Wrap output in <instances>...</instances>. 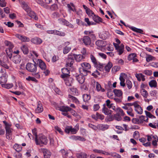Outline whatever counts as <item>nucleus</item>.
Segmentation results:
<instances>
[{
	"label": "nucleus",
	"mask_w": 158,
	"mask_h": 158,
	"mask_svg": "<svg viewBox=\"0 0 158 158\" xmlns=\"http://www.w3.org/2000/svg\"><path fill=\"white\" fill-rule=\"evenodd\" d=\"M4 43L6 46L8 47V48H6V51L8 57L11 59L12 55V49L13 48L14 46L10 42L6 40Z\"/></svg>",
	"instance_id": "1"
},
{
	"label": "nucleus",
	"mask_w": 158,
	"mask_h": 158,
	"mask_svg": "<svg viewBox=\"0 0 158 158\" xmlns=\"http://www.w3.org/2000/svg\"><path fill=\"white\" fill-rule=\"evenodd\" d=\"M21 49L24 54H27L28 53V49L27 46L25 45H23Z\"/></svg>",
	"instance_id": "37"
},
{
	"label": "nucleus",
	"mask_w": 158,
	"mask_h": 158,
	"mask_svg": "<svg viewBox=\"0 0 158 158\" xmlns=\"http://www.w3.org/2000/svg\"><path fill=\"white\" fill-rule=\"evenodd\" d=\"M119 98L116 97L114 98V100L117 103H120L122 101L123 97H118Z\"/></svg>",
	"instance_id": "62"
},
{
	"label": "nucleus",
	"mask_w": 158,
	"mask_h": 158,
	"mask_svg": "<svg viewBox=\"0 0 158 158\" xmlns=\"http://www.w3.org/2000/svg\"><path fill=\"white\" fill-rule=\"evenodd\" d=\"M135 76L139 81H140L141 80L143 81H144L145 80L144 76L141 73H136L135 74Z\"/></svg>",
	"instance_id": "23"
},
{
	"label": "nucleus",
	"mask_w": 158,
	"mask_h": 158,
	"mask_svg": "<svg viewBox=\"0 0 158 158\" xmlns=\"http://www.w3.org/2000/svg\"><path fill=\"white\" fill-rule=\"evenodd\" d=\"M96 89L98 91L104 92L105 91L104 89L102 88L101 85L97 82L96 83Z\"/></svg>",
	"instance_id": "29"
},
{
	"label": "nucleus",
	"mask_w": 158,
	"mask_h": 158,
	"mask_svg": "<svg viewBox=\"0 0 158 158\" xmlns=\"http://www.w3.org/2000/svg\"><path fill=\"white\" fill-rule=\"evenodd\" d=\"M81 73L82 74V75L83 76H86L88 73H91V72L90 71L87 70V69H82V70H81Z\"/></svg>",
	"instance_id": "39"
},
{
	"label": "nucleus",
	"mask_w": 158,
	"mask_h": 158,
	"mask_svg": "<svg viewBox=\"0 0 158 158\" xmlns=\"http://www.w3.org/2000/svg\"><path fill=\"white\" fill-rule=\"evenodd\" d=\"M26 80L27 81H35V82H37V80H36L34 77H31L30 76H28L26 78Z\"/></svg>",
	"instance_id": "56"
},
{
	"label": "nucleus",
	"mask_w": 158,
	"mask_h": 158,
	"mask_svg": "<svg viewBox=\"0 0 158 158\" xmlns=\"http://www.w3.org/2000/svg\"><path fill=\"white\" fill-rule=\"evenodd\" d=\"M28 15L31 18H33L35 20H38V17L35 12L31 10L30 9L28 12H27Z\"/></svg>",
	"instance_id": "15"
},
{
	"label": "nucleus",
	"mask_w": 158,
	"mask_h": 158,
	"mask_svg": "<svg viewBox=\"0 0 158 158\" xmlns=\"http://www.w3.org/2000/svg\"><path fill=\"white\" fill-rule=\"evenodd\" d=\"M0 65L3 67L5 68L8 69L9 68V67L6 64V63L5 62L4 60H2L0 59Z\"/></svg>",
	"instance_id": "43"
},
{
	"label": "nucleus",
	"mask_w": 158,
	"mask_h": 158,
	"mask_svg": "<svg viewBox=\"0 0 158 158\" xmlns=\"http://www.w3.org/2000/svg\"><path fill=\"white\" fill-rule=\"evenodd\" d=\"M133 137L135 138H138L139 137V132L137 131H135L133 134Z\"/></svg>",
	"instance_id": "64"
},
{
	"label": "nucleus",
	"mask_w": 158,
	"mask_h": 158,
	"mask_svg": "<svg viewBox=\"0 0 158 158\" xmlns=\"http://www.w3.org/2000/svg\"><path fill=\"white\" fill-rule=\"evenodd\" d=\"M72 110V109L69 107L62 106L60 109V110L63 112H67L69 111H70Z\"/></svg>",
	"instance_id": "35"
},
{
	"label": "nucleus",
	"mask_w": 158,
	"mask_h": 158,
	"mask_svg": "<svg viewBox=\"0 0 158 158\" xmlns=\"http://www.w3.org/2000/svg\"><path fill=\"white\" fill-rule=\"evenodd\" d=\"M75 60L78 62L81 61L82 60L85 59V57L81 54L75 55L73 54Z\"/></svg>",
	"instance_id": "17"
},
{
	"label": "nucleus",
	"mask_w": 158,
	"mask_h": 158,
	"mask_svg": "<svg viewBox=\"0 0 158 158\" xmlns=\"http://www.w3.org/2000/svg\"><path fill=\"white\" fill-rule=\"evenodd\" d=\"M23 8L24 10L26 12H28L29 10L31 9L25 2H22Z\"/></svg>",
	"instance_id": "44"
},
{
	"label": "nucleus",
	"mask_w": 158,
	"mask_h": 158,
	"mask_svg": "<svg viewBox=\"0 0 158 158\" xmlns=\"http://www.w3.org/2000/svg\"><path fill=\"white\" fill-rule=\"evenodd\" d=\"M112 64L110 62H109L105 66V70L106 72H109L111 68L112 67Z\"/></svg>",
	"instance_id": "33"
},
{
	"label": "nucleus",
	"mask_w": 158,
	"mask_h": 158,
	"mask_svg": "<svg viewBox=\"0 0 158 158\" xmlns=\"http://www.w3.org/2000/svg\"><path fill=\"white\" fill-rule=\"evenodd\" d=\"M149 85L151 87H156L157 86V82L155 80H152L149 82Z\"/></svg>",
	"instance_id": "38"
},
{
	"label": "nucleus",
	"mask_w": 158,
	"mask_h": 158,
	"mask_svg": "<svg viewBox=\"0 0 158 158\" xmlns=\"http://www.w3.org/2000/svg\"><path fill=\"white\" fill-rule=\"evenodd\" d=\"M7 78L6 76H2L0 77V84H4L7 82Z\"/></svg>",
	"instance_id": "36"
},
{
	"label": "nucleus",
	"mask_w": 158,
	"mask_h": 158,
	"mask_svg": "<svg viewBox=\"0 0 158 158\" xmlns=\"http://www.w3.org/2000/svg\"><path fill=\"white\" fill-rule=\"evenodd\" d=\"M2 86L3 87L7 89H10L13 86V85L12 84H2Z\"/></svg>",
	"instance_id": "50"
},
{
	"label": "nucleus",
	"mask_w": 158,
	"mask_h": 158,
	"mask_svg": "<svg viewBox=\"0 0 158 158\" xmlns=\"http://www.w3.org/2000/svg\"><path fill=\"white\" fill-rule=\"evenodd\" d=\"M40 150L44 154V158H50L51 155V152L46 149L41 148Z\"/></svg>",
	"instance_id": "9"
},
{
	"label": "nucleus",
	"mask_w": 158,
	"mask_h": 158,
	"mask_svg": "<svg viewBox=\"0 0 158 158\" xmlns=\"http://www.w3.org/2000/svg\"><path fill=\"white\" fill-rule=\"evenodd\" d=\"M36 145L41 146L43 144L46 145L48 142L47 139H35Z\"/></svg>",
	"instance_id": "6"
},
{
	"label": "nucleus",
	"mask_w": 158,
	"mask_h": 158,
	"mask_svg": "<svg viewBox=\"0 0 158 158\" xmlns=\"http://www.w3.org/2000/svg\"><path fill=\"white\" fill-rule=\"evenodd\" d=\"M37 63L39 64V67L43 70H45L46 68V66L45 63L41 59H38Z\"/></svg>",
	"instance_id": "16"
},
{
	"label": "nucleus",
	"mask_w": 158,
	"mask_h": 158,
	"mask_svg": "<svg viewBox=\"0 0 158 158\" xmlns=\"http://www.w3.org/2000/svg\"><path fill=\"white\" fill-rule=\"evenodd\" d=\"M77 157L78 158H87V156L85 153H80L77 154Z\"/></svg>",
	"instance_id": "41"
},
{
	"label": "nucleus",
	"mask_w": 158,
	"mask_h": 158,
	"mask_svg": "<svg viewBox=\"0 0 158 158\" xmlns=\"http://www.w3.org/2000/svg\"><path fill=\"white\" fill-rule=\"evenodd\" d=\"M31 41L33 43L37 44H40L42 42V40L38 38H33L31 39Z\"/></svg>",
	"instance_id": "26"
},
{
	"label": "nucleus",
	"mask_w": 158,
	"mask_h": 158,
	"mask_svg": "<svg viewBox=\"0 0 158 158\" xmlns=\"http://www.w3.org/2000/svg\"><path fill=\"white\" fill-rule=\"evenodd\" d=\"M130 28L133 31L136 32L138 33H140L143 34V31L142 30L136 28L135 27H131Z\"/></svg>",
	"instance_id": "40"
},
{
	"label": "nucleus",
	"mask_w": 158,
	"mask_h": 158,
	"mask_svg": "<svg viewBox=\"0 0 158 158\" xmlns=\"http://www.w3.org/2000/svg\"><path fill=\"white\" fill-rule=\"evenodd\" d=\"M121 116L120 114H114V118L116 120L119 121L121 120L122 118L121 117Z\"/></svg>",
	"instance_id": "46"
},
{
	"label": "nucleus",
	"mask_w": 158,
	"mask_h": 158,
	"mask_svg": "<svg viewBox=\"0 0 158 158\" xmlns=\"http://www.w3.org/2000/svg\"><path fill=\"white\" fill-rule=\"evenodd\" d=\"M65 81V85L68 86H71L73 84V79L69 77L63 78Z\"/></svg>",
	"instance_id": "8"
},
{
	"label": "nucleus",
	"mask_w": 158,
	"mask_h": 158,
	"mask_svg": "<svg viewBox=\"0 0 158 158\" xmlns=\"http://www.w3.org/2000/svg\"><path fill=\"white\" fill-rule=\"evenodd\" d=\"M3 122L5 125V128L6 132V138H9L10 137L9 136L11 135L12 133V129L10 128L11 125L10 124H9L5 121H3Z\"/></svg>",
	"instance_id": "3"
},
{
	"label": "nucleus",
	"mask_w": 158,
	"mask_h": 158,
	"mask_svg": "<svg viewBox=\"0 0 158 158\" xmlns=\"http://www.w3.org/2000/svg\"><path fill=\"white\" fill-rule=\"evenodd\" d=\"M142 95L144 98H146L148 96V93L145 89H143L141 91Z\"/></svg>",
	"instance_id": "53"
},
{
	"label": "nucleus",
	"mask_w": 158,
	"mask_h": 158,
	"mask_svg": "<svg viewBox=\"0 0 158 158\" xmlns=\"http://www.w3.org/2000/svg\"><path fill=\"white\" fill-rule=\"evenodd\" d=\"M139 140L140 142L143 143V145L147 147L148 146L150 145V141L152 139H147L148 142L145 143H144L146 141L147 139H139Z\"/></svg>",
	"instance_id": "25"
},
{
	"label": "nucleus",
	"mask_w": 158,
	"mask_h": 158,
	"mask_svg": "<svg viewBox=\"0 0 158 158\" xmlns=\"http://www.w3.org/2000/svg\"><path fill=\"white\" fill-rule=\"evenodd\" d=\"M71 49V48L69 47L66 46L63 49V53L64 54L67 53Z\"/></svg>",
	"instance_id": "60"
},
{
	"label": "nucleus",
	"mask_w": 158,
	"mask_h": 158,
	"mask_svg": "<svg viewBox=\"0 0 158 158\" xmlns=\"http://www.w3.org/2000/svg\"><path fill=\"white\" fill-rule=\"evenodd\" d=\"M83 100L85 102H87L88 100L90 99V96L87 94H85L83 95Z\"/></svg>",
	"instance_id": "42"
},
{
	"label": "nucleus",
	"mask_w": 158,
	"mask_h": 158,
	"mask_svg": "<svg viewBox=\"0 0 158 158\" xmlns=\"http://www.w3.org/2000/svg\"><path fill=\"white\" fill-rule=\"evenodd\" d=\"M83 43L86 45H89L90 44L91 41L90 37L88 36H84L82 38Z\"/></svg>",
	"instance_id": "11"
},
{
	"label": "nucleus",
	"mask_w": 158,
	"mask_h": 158,
	"mask_svg": "<svg viewBox=\"0 0 158 158\" xmlns=\"http://www.w3.org/2000/svg\"><path fill=\"white\" fill-rule=\"evenodd\" d=\"M109 126L106 124H99L97 126L98 129L104 131L108 129Z\"/></svg>",
	"instance_id": "24"
},
{
	"label": "nucleus",
	"mask_w": 158,
	"mask_h": 158,
	"mask_svg": "<svg viewBox=\"0 0 158 158\" xmlns=\"http://www.w3.org/2000/svg\"><path fill=\"white\" fill-rule=\"evenodd\" d=\"M96 115L97 116V118L98 119H99L101 120H103L104 118V116L101 114H100L97 113Z\"/></svg>",
	"instance_id": "63"
},
{
	"label": "nucleus",
	"mask_w": 158,
	"mask_h": 158,
	"mask_svg": "<svg viewBox=\"0 0 158 158\" xmlns=\"http://www.w3.org/2000/svg\"><path fill=\"white\" fill-rule=\"evenodd\" d=\"M135 110L137 113L139 114H141L143 113V109L141 106L139 105L137 103L135 105Z\"/></svg>",
	"instance_id": "13"
},
{
	"label": "nucleus",
	"mask_w": 158,
	"mask_h": 158,
	"mask_svg": "<svg viewBox=\"0 0 158 158\" xmlns=\"http://www.w3.org/2000/svg\"><path fill=\"white\" fill-rule=\"evenodd\" d=\"M95 44L101 48L105 46L107 44L106 41L102 40L97 41L95 42Z\"/></svg>",
	"instance_id": "12"
},
{
	"label": "nucleus",
	"mask_w": 158,
	"mask_h": 158,
	"mask_svg": "<svg viewBox=\"0 0 158 158\" xmlns=\"http://www.w3.org/2000/svg\"><path fill=\"white\" fill-rule=\"evenodd\" d=\"M62 72L63 74L61 75V77L62 78L69 76L70 71L68 69L64 68L62 69Z\"/></svg>",
	"instance_id": "10"
},
{
	"label": "nucleus",
	"mask_w": 158,
	"mask_h": 158,
	"mask_svg": "<svg viewBox=\"0 0 158 158\" xmlns=\"http://www.w3.org/2000/svg\"><path fill=\"white\" fill-rule=\"evenodd\" d=\"M37 65L35 63L34 64L28 63L26 64V69L29 72H36L37 70Z\"/></svg>",
	"instance_id": "2"
},
{
	"label": "nucleus",
	"mask_w": 158,
	"mask_h": 158,
	"mask_svg": "<svg viewBox=\"0 0 158 158\" xmlns=\"http://www.w3.org/2000/svg\"><path fill=\"white\" fill-rule=\"evenodd\" d=\"M60 152L61 154L64 158H68V153L65 151L64 149H62L60 151Z\"/></svg>",
	"instance_id": "32"
},
{
	"label": "nucleus",
	"mask_w": 158,
	"mask_h": 158,
	"mask_svg": "<svg viewBox=\"0 0 158 158\" xmlns=\"http://www.w3.org/2000/svg\"><path fill=\"white\" fill-rule=\"evenodd\" d=\"M115 95L118 97H123L122 91L119 89H115L113 90Z\"/></svg>",
	"instance_id": "22"
},
{
	"label": "nucleus",
	"mask_w": 158,
	"mask_h": 158,
	"mask_svg": "<svg viewBox=\"0 0 158 158\" xmlns=\"http://www.w3.org/2000/svg\"><path fill=\"white\" fill-rule=\"evenodd\" d=\"M116 112L117 114H120L122 116H123L125 114L123 110L119 107H118V109L117 110Z\"/></svg>",
	"instance_id": "48"
},
{
	"label": "nucleus",
	"mask_w": 158,
	"mask_h": 158,
	"mask_svg": "<svg viewBox=\"0 0 158 158\" xmlns=\"http://www.w3.org/2000/svg\"><path fill=\"white\" fill-rule=\"evenodd\" d=\"M76 127H77V128H73L71 126H68L65 128V131L66 133L68 134L70 133H71L72 134H76L79 129L78 125H77Z\"/></svg>",
	"instance_id": "4"
},
{
	"label": "nucleus",
	"mask_w": 158,
	"mask_h": 158,
	"mask_svg": "<svg viewBox=\"0 0 158 158\" xmlns=\"http://www.w3.org/2000/svg\"><path fill=\"white\" fill-rule=\"evenodd\" d=\"M146 61L148 62H149L150 61L152 60H155V57L151 56V55H148L146 58Z\"/></svg>",
	"instance_id": "47"
},
{
	"label": "nucleus",
	"mask_w": 158,
	"mask_h": 158,
	"mask_svg": "<svg viewBox=\"0 0 158 158\" xmlns=\"http://www.w3.org/2000/svg\"><path fill=\"white\" fill-rule=\"evenodd\" d=\"M145 112L147 117L151 118H155V117L152 114H151L150 112L147 111H145Z\"/></svg>",
	"instance_id": "57"
},
{
	"label": "nucleus",
	"mask_w": 158,
	"mask_h": 158,
	"mask_svg": "<svg viewBox=\"0 0 158 158\" xmlns=\"http://www.w3.org/2000/svg\"><path fill=\"white\" fill-rule=\"evenodd\" d=\"M13 61L16 64H19L21 60V56L18 55L15 56L13 58Z\"/></svg>",
	"instance_id": "18"
},
{
	"label": "nucleus",
	"mask_w": 158,
	"mask_h": 158,
	"mask_svg": "<svg viewBox=\"0 0 158 158\" xmlns=\"http://www.w3.org/2000/svg\"><path fill=\"white\" fill-rule=\"evenodd\" d=\"M69 89L71 91V94L74 95H78V91L76 88L72 87L70 88Z\"/></svg>",
	"instance_id": "34"
},
{
	"label": "nucleus",
	"mask_w": 158,
	"mask_h": 158,
	"mask_svg": "<svg viewBox=\"0 0 158 158\" xmlns=\"http://www.w3.org/2000/svg\"><path fill=\"white\" fill-rule=\"evenodd\" d=\"M68 97L73 102L78 104H79V101L76 97L70 94L68 95Z\"/></svg>",
	"instance_id": "31"
},
{
	"label": "nucleus",
	"mask_w": 158,
	"mask_h": 158,
	"mask_svg": "<svg viewBox=\"0 0 158 158\" xmlns=\"http://www.w3.org/2000/svg\"><path fill=\"white\" fill-rule=\"evenodd\" d=\"M15 36L23 42H28L30 41V39L28 37L23 36L21 34H17Z\"/></svg>",
	"instance_id": "7"
},
{
	"label": "nucleus",
	"mask_w": 158,
	"mask_h": 158,
	"mask_svg": "<svg viewBox=\"0 0 158 158\" xmlns=\"http://www.w3.org/2000/svg\"><path fill=\"white\" fill-rule=\"evenodd\" d=\"M58 20L60 22L66 25L67 24V23H68V22L64 19H60Z\"/></svg>",
	"instance_id": "61"
},
{
	"label": "nucleus",
	"mask_w": 158,
	"mask_h": 158,
	"mask_svg": "<svg viewBox=\"0 0 158 158\" xmlns=\"http://www.w3.org/2000/svg\"><path fill=\"white\" fill-rule=\"evenodd\" d=\"M126 85L127 86L129 89H131L132 86V83L131 81L129 80H127L126 81Z\"/></svg>",
	"instance_id": "54"
},
{
	"label": "nucleus",
	"mask_w": 158,
	"mask_h": 158,
	"mask_svg": "<svg viewBox=\"0 0 158 158\" xmlns=\"http://www.w3.org/2000/svg\"><path fill=\"white\" fill-rule=\"evenodd\" d=\"M48 33L50 34H54L61 36H64L65 35V33L56 30L49 31Z\"/></svg>",
	"instance_id": "14"
},
{
	"label": "nucleus",
	"mask_w": 158,
	"mask_h": 158,
	"mask_svg": "<svg viewBox=\"0 0 158 158\" xmlns=\"http://www.w3.org/2000/svg\"><path fill=\"white\" fill-rule=\"evenodd\" d=\"M73 55H69L66 60V65L67 67H71L74 62Z\"/></svg>",
	"instance_id": "5"
},
{
	"label": "nucleus",
	"mask_w": 158,
	"mask_h": 158,
	"mask_svg": "<svg viewBox=\"0 0 158 158\" xmlns=\"http://www.w3.org/2000/svg\"><path fill=\"white\" fill-rule=\"evenodd\" d=\"M110 156L114 158H120L121 156L116 153H111Z\"/></svg>",
	"instance_id": "51"
},
{
	"label": "nucleus",
	"mask_w": 158,
	"mask_h": 158,
	"mask_svg": "<svg viewBox=\"0 0 158 158\" xmlns=\"http://www.w3.org/2000/svg\"><path fill=\"white\" fill-rule=\"evenodd\" d=\"M136 54L134 53H133L129 54L128 57V59L129 60H132L134 57L136 56Z\"/></svg>",
	"instance_id": "52"
},
{
	"label": "nucleus",
	"mask_w": 158,
	"mask_h": 158,
	"mask_svg": "<svg viewBox=\"0 0 158 158\" xmlns=\"http://www.w3.org/2000/svg\"><path fill=\"white\" fill-rule=\"evenodd\" d=\"M111 111L106 107V105H103V107L102 109V112L106 115H109L111 114Z\"/></svg>",
	"instance_id": "21"
},
{
	"label": "nucleus",
	"mask_w": 158,
	"mask_h": 158,
	"mask_svg": "<svg viewBox=\"0 0 158 158\" xmlns=\"http://www.w3.org/2000/svg\"><path fill=\"white\" fill-rule=\"evenodd\" d=\"M13 147L14 149L17 152H19L21 151L22 149V147L21 145H19L17 143L15 144L13 146Z\"/></svg>",
	"instance_id": "28"
},
{
	"label": "nucleus",
	"mask_w": 158,
	"mask_h": 158,
	"mask_svg": "<svg viewBox=\"0 0 158 158\" xmlns=\"http://www.w3.org/2000/svg\"><path fill=\"white\" fill-rule=\"evenodd\" d=\"M95 66L98 69L101 71H103V65L99 63H97V65H95Z\"/></svg>",
	"instance_id": "55"
},
{
	"label": "nucleus",
	"mask_w": 158,
	"mask_h": 158,
	"mask_svg": "<svg viewBox=\"0 0 158 158\" xmlns=\"http://www.w3.org/2000/svg\"><path fill=\"white\" fill-rule=\"evenodd\" d=\"M76 79L80 83L82 84L84 82L85 78L82 75L80 74L76 77Z\"/></svg>",
	"instance_id": "20"
},
{
	"label": "nucleus",
	"mask_w": 158,
	"mask_h": 158,
	"mask_svg": "<svg viewBox=\"0 0 158 158\" xmlns=\"http://www.w3.org/2000/svg\"><path fill=\"white\" fill-rule=\"evenodd\" d=\"M6 2L5 0H0V6L2 7H5L6 6Z\"/></svg>",
	"instance_id": "58"
},
{
	"label": "nucleus",
	"mask_w": 158,
	"mask_h": 158,
	"mask_svg": "<svg viewBox=\"0 0 158 158\" xmlns=\"http://www.w3.org/2000/svg\"><path fill=\"white\" fill-rule=\"evenodd\" d=\"M43 110V108L41 104L39 102H38L37 107L35 110L36 113H39L42 112Z\"/></svg>",
	"instance_id": "19"
},
{
	"label": "nucleus",
	"mask_w": 158,
	"mask_h": 158,
	"mask_svg": "<svg viewBox=\"0 0 158 158\" xmlns=\"http://www.w3.org/2000/svg\"><path fill=\"white\" fill-rule=\"evenodd\" d=\"M145 117L143 115H141L139 116V118H138L139 120L138 121V123H143L144 121H146L145 120Z\"/></svg>",
	"instance_id": "45"
},
{
	"label": "nucleus",
	"mask_w": 158,
	"mask_h": 158,
	"mask_svg": "<svg viewBox=\"0 0 158 158\" xmlns=\"http://www.w3.org/2000/svg\"><path fill=\"white\" fill-rule=\"evenodd\" d=\"M81 65L82 68L88 70L91 68V65L90 64L87 62H84L81 64Z\"/></svg>",
	"instance_id": "27"
},
{
	"label": "nucleus",
	"mask_w": 158,
	"mask_h": 158,
	"mask_svg": "<svg viewBox=\"0 0 158 158\" xmlns=\"http://www.w3.org/2000/svg\"><path fill=\"white\" fill-rule=\"evenodd\" d=\"M92 18L93 20L95 22L98 23L99 22H102V19L98 16L94 15H92Z\"/></svg>",
	"instance_id": "30"
},
{
	"label": "nucleus",
	"mask_w": 158,
	"mask_h": 158,
	"mask_svg": "<svg viewBox=\"0 0 158 158\" xmlns=\"http://www.w3.org/2000/svg\"><path fill=\"white\" fill-rule=\"evenodd\" d=\"M57 8V5L54 4L51 6L50 7V9L52 11L56 10Z\"/></svg>",
	"instance_id": "59"
},
{
	"label": "nucleus",
	"mask_w": 158,
	"mask_h": 158,
	"mask_svg": "<svg viewBox=\"0 0 158 158\" xmlns=\"http://www.w3.org/2000/svg\"><path fill=\"white\" fill-rule=\"evenodd\" d=\"M90 57L92 62L94 64V65H97L98 62H97L95 57L92 55H91Z\"/></svg>",
	"instance_id": "49"
}]
</instances>
